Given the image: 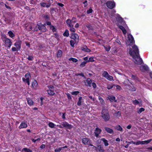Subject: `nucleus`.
Listing matches in <instances>:
<instances>
[{"label":"nucleus","instance_id":"obj_1","mask_svg":"<svg viewBox=\"0 0 152 152\" xmlns=\"http://www.w3.org/2000/svg\"><path fill=\"white\" fill-rule=\"evenodd\" d=\"M132 47V49L131 48L129 49V54L133 57V61L135 63L138 64H141L142 62V60L139 56V51L137 47L135 45H134Z\"/></svg>","mask_w":152,"mask_h":152},{"label":"nucleus","instance_id":"obj_2","mask_svg":"<svg viewBox=\"0 0 152 152\" xmlns=\"http://www.w3.org/2000/svg\"><path fill=\"white\" fill-rule=\"evenodd\" d=\"M101 117L105 121H108L110 119L109 111L107 109L104 107L102 108V110Z\"/></svg>","mask_w":152,"mask_h":152},{"label":"nucleus","instance_id":"obj_3","mask_svg":"<svg viewBox=\"0 0 152 152\" xmlns=\"http://www.w3.org/2000/svg\"><path fill=\"white\" fill-rule=\"evenodd\" d=\"M128 40L126 42V44L127 46H131L134 43V41L132 36L130 34L128 35Z\"/></svg>","mask_w":152,"mask_h":152},{"label":"nucleus","instance_id":"obj_4","mask_svg":"<svg viewBox=\"0 0 152 152\" xmlns=\"http://www.w3.org/2000/svg\"><path fill=\"white\" fill-rule=\"evenodd\" d=\"M3 41L5 43L6 46L10 48L12 45V42L9 38L4 37L2 39Z\"/></svg>","mask_w":152,"mask_h":152},{"label":"nucleus","instance_id":"obj_5","mask_svg":"<svg viewBox=\"0 0 152 152\" xmlns=\"http://www.w3.org/2000/svg\"><path fill=\"white\" fill-rule=\"evenodd\" d=\"M152 140V139H150L147 140L143 141H137L136 142V145H138L140 144H147Z\"/></svg>","mask_w":152,"mask_h":152},{"label":"nucleus","instance_id":"obj_6","mask_svg":"<svg viewBox=\"0 0 152 152\" xmlns=\"http://www.w3.org/2000/svg\"><path fill=\"white\" fill-rule=\"evenodd\" d=\"M106 4L107 7L110 9H112L115 6V3L113 1H108Z\"/></svg>","mask_w":152,"mask_h":152},{"label":"nucleus","instance_id":"obj_7","mask_svg":"<svg viewBox=\"0 0 152 152\" xmlns=\"http://www.w3.org/2000/svg\"><path fill=\"white\" fill-rule=\"evenodd\" d=\"M125 86L128 90L132 91H134L136 90V88L132 85H129L126 84Z\"/></svg>","mask_w":152,"mask_h":152},{"label":"nucleus","instance_id":"obj_8","mask_svg":"<svg viewBox=\"0 0 152 152\" xmlns=\"http://www.w3.org/2000/svg\"><path fill=\"white\" fill-rule=\"evenodd\" d=\"M70 37L71 39H74V40H75L76 42H78L79 36L77 34H72Z\"/></svg>","mask_w":152,"mask_h":152},{"label":"nucleus","instance_id":"obj_9","mask_svg":"<svg viewBox=\"0 0 152 152\" xmlns=\"http://www.w3.org/2000/svg\"><path fill=\"white\" fill-rule=\"evenodd\" d=\"M61 124L64 127H66L69 129H71L72 128L71 125L69 124L66 122H62Z\"/></svg>","mask_w":152,"mask_h":152},{"label":"nucleus","instance_id":"obj_10","mask_svg":"<svg viewBox=\"0 0 152 152\" xmlns=\"http://www.w3.org/2000/svg\"><path fill=\"white\" fill-rule=\"evenodd\" d=\"M82 142L85 145H88L91 143V140L87 138H84L82 139Z\"/></svg>","mask_w":152,"mask_h":152},{"label":"nucleus","instance_id":"obj_11","mask_svg":"<svg viewBox=\"0 0 152 152\" xmlns=\"http://www.w3.org/2000/svg\"><path fill=\"white\" fill-rule=\"evenodd\" d=\"M28 126L27 123L25 121L22 122L19 126L18 128L19 129L26 128Z\"/></svg>","mask_w":152,"mask_h":152},{"label":"nucleus","instance_id":"obj_12","mask_svg":"<svg viewBox=\"0 0 152 152\" xmlns=\"http://www.w3.org/2000/svg\"><path fill=\"white\" fill-rule=\"evenodd\" d=\"M101 131L102 130L101 129L98 127L96 128L94 132L95 136L97 137H98L99 136V134L101 132Z\"/></svg>","mask_w":152,"mask_h":152},{"label":"nucleus","instance_id":"obj_13","mask_svg":"<svg viewBox=\"0 0 152 152\" xmlns=\"http://www.w3.org/2000/svg\"><path fill=\"white\" fill-rule=\"evenodd\" d=\"M21 41H18L16 42L14 44V45L16 47L17 49L18 50H20L21 48Z\"/></svg>","mask_w":152,"mask_h":152},{"label":"nucleus","instance_id":"obj_14","mask_svg":"<svg viewBox=\"0 0 152 152\" xmlns=\"http://www.w3.org/2000/svg\"><path fill=\"white\" fill-rule=\"evenodd\" d=\"M92 83V81L91 80L90 78H88L87 79L86 81V85L87 86L91 87V85Z\"/></svg>","mask_w":152,"mask_h":152},{"label":"nucleus","instance_id":"obj_15","mask_svg":"<svg viewBox=\"0 0 152 152\" xmlns=\"http://www.w3.org/2000/svg\"><path fill=\"white\" fill-rule=\"evenodd\" d=\"M140 69L142 71L144 72L148 71L149 69V68L147 65H144L140 66Z\"/></svg>","mask_w":152,"mask_h":152},{"label":"nucleus","instance_id":"obj_16","mask_svg":"<svg viewBox=\"0 0 152 152\" xmlns=\"http://www.w3.org/2000/svg\"><path fill=\"white\" fill-rule=\"evenodd\" d=\"M81 50L85 52H89L91 51V50L88 48L86 46H83L81 48Z\"/></svg>","mask_w":152,"mask_h":152},{"label":"nucleus","instance_id":"obj_17","mask_svg":"<svg viewBox=\"0 0 152 152\" xmlns=\"http://www.w3.org/2000/svg\"><path fill=\"white\" fill-rule=\"evenodd\" d=\"M40 4L42 7H46L47 8L50 7L51 5L50 3H48L47 4L46 3L43 2H41Z\"/></svg>","mask_w":152,"mask_h":152},{"label":"nucleus","instance_id":"obj_18","mask_svg":"<svg viewBox=\"0 0 152 152\" xmlns=\"http://www.w3.org/2000/svg\"><path fill=\"white\" fill-rule=\"evenodd\" d=\"M108 99L111 102H113L114 101L115 102H116V100H115V97L112 95L109 96H108Z\"/></svg>","mask_w":152,"mask_h":152},{"label":"nucleus","instance_id":"obj_19","mask_svg":"<svg viewBox=\"0 0 152 152\" xmlns=\"http://www.w3.org/2000/svg\"><path fill=\"white\" fill-rule=\"evenodd\" d=\"M142 101L141 100L139 99L138 100L135 99L134 100H132V102L135 105H137L139 104L140 105L142 103Z\"/></svg>","mask_w":152,"mask_h":152},{"label":"nucleus","instance_id":"obj_20","mask_svg":"<svg viewBox=\"0 0 152 152\" xmlns=\"http://www.w3.org/2000/svg\"><path fill=\"white\" fill-rule=\"evenodd\" d=\"M32 87L35 89H36L38 86V83L37 81L34 80L32 83Z\"/></svg>","mask_w":152,"mask_h":152},{"label":"nucleus","instance_id":"obj_21","mask_svg":"<svg viewBox=\"0 0 152 152\" xmlns=\"http://www.w3.org/2000/svg\"><path fill=\"white\" fill-rule=\"evenodd\" d=\"M66 23L68 26L69 27H71L73 25L72 22V20L69 19H68L66 20Z\"/></svg>","mask_w":152,"mask_h":152},{"label":"nucleus","instance_id":"obj_22","mask_svg":"<svg viewBox=\"0 0 152 152\" xmlns=\"http://www.w3.org/2000/svg\"><path fill=\"white\" fill-rule=\"evenodd\" d=\"M104 129L108 133L112 134L113 133V130L108 127H104Z\"/></svg>","mask_w":152,"mask_h":152},{"label":"nucleus","instance_id":"obj_23","mask_svg":"<svg viewBox=\"0 0 152 152\" xmlns=\"http://www.w3.org/2000/svg\"><path fill=\"white\" fill-rule=\"evenodd\" d=\"M27 101L28 104L30 106L32 105L33 104V101L29 98H27Z\"/></svg>","mask_w":152,"mask_h":152},{"label":"nucleus","instance_id":"obj_24","mask_svg":"<svg viewBox=\"0 0 152 152\" xmlns=\"http://www.w3.org/2000/svg\"><path fill=\"white\" fill-rule=\"evenodd\" d=\"M83 99L82 97L80 96L78 98V101L77 102V105L78 106H80L81 104V103L83 102Z\"/></svg>","mask_w":152,"mask_h":152},{"label":"nucleus","instance_id":"obj_25","mask_svg":"<svg viewBox=\"0 0 152 152\" xmlns=\"http://www.w3.org/2000/svg\"><path fill=\"white\" fill-rule=\"evenodd\" d=\"M101 140L102 141L104 145L105 146H107L109 145V143L108 142V141L107 140H106L104 138H102Z\"/></svg>","mask_w":152,"mask_h":152},{"label":"nucleus","instance_id":"obj_26","mask_svg":"<svg viewBox=\"0 0 152 152\" xmlns=\"http://www.w3.org/2000/svg\"><path fill=\"white\" fill-rule=\"evenodd\" d=\"M119 28L122 30L123 34H126V29L123 26H120L119 27Z\"/></svg>","mask_w":152,"mask_h":152},{"label":"nucleus","instance_id":"obj_27","mask_svg":"<svg viewBox=\"0 0 152 152\" xmlns=\"http://www.w3.org/2000/svg\"><path fill=\"white\" fill-rule=\"evenodd\" d=\"M115 128L118 131H122L123 130L122 128L119 125L115 126Z\"/></svg>","mask_w":152,"mask_h":152},{"label":"nucleus","instance_id":"obj_28","mask_svg":"<svg viewBox=\"0 0 152 152\" xmlns=\"http://www.w3.org/2000/svg\"><path fill=\"white\" fill-rule=\"evenodd\" d=\"M109 75L108 72L106 71H104L102 73V76L103 77H105L106 78V77L108 76Z\"/></svg>","mask_w":152,"mask_h":152},{"label":"nucleus","instance_id":"obj_29","mask_svg":"<svg viewBox=\"0 0 152 152\" xmlns=\"http://www.w3.org/2000/svg\"><path fill=\"white\" fill-rule=\"evenodd\" d=\"M62 52L61 50H58L57 54V56L58 57H61V56Z\"/></svg>","mask_w":152,"mask_h":152},{"label":"nucleus","instance_id":"obj_30","mask_svg":"<svg viewBox=\"0 0 152 152\" xmlns=\"http://www.w3.org/2000/svg\"><path fill=\"white\" fill-rule=\"evenodd\" d=\"M47 91L48 94L51 95H53L55 94L54 91L51 89L48 90Z\"/></svg>","mask_w":152,"mask_h":152},{"label":"nucleus","instance_id":"obj_31","mask_svg":"<svg viewBox=\"0 0 152 152\" xmlns=\"http://www.w3.org/2000/svg\"><path fill=\"white\" fill-rule=\"evenodd\" d=\"M48 125L50 128H54L55 125L53 123L50 122L48 123Z\"/></svg>","mask_w":152,"mask_h":152},{"label":"nucleus","instance_id":"obj_32","mask_svg":"<svg viewBox=\"0 0 152 152\" xmlns=\"http://www.w3.org/2000/svg\"><path fill=\"white\" fill-rule=\"evenodd\" d=\"M75 40H71L70 41V45L72 47H74L75 43H77Z\"/></svg>","mask_w":152,"mask_h":152},{"label":"nucleus","instance_id":"obj_33","mask_svg":"<svg viewBox=\"0 0 152 152\" xmlns=\"http://www.w3.org/2000/svg\"><path fill=\"white\" fill-rule=\"evenodd\" d=\"M63 35L65 37H67L69 36V32L68 30H66L65 32L63 34Z\"/></svg>","mask_w":152,"mask_h":152},{"label":"nucleus","instance_id":"obj_34","mask_svg":"<svg viewBox=\"0 0 152 152\" xmlns=\"http://www.w3.org/2000/svg\"><path fill=\"white\" fill-rule=\"evenodd\" d=\"M98 150L100 152H104V150L103 148L101 146H98Z\"/></svg>","mask_w":152,"mask_h":152},{"label":"nucleus","instance_id":"obj_35","mask_svg":"<svg viewBox=\"0 0 152 152\" xmlns=\"http://www.w3.org/2000/svg\"><path fill=\"white\" fill-rule=\"evenodd\" d=\"M8 34L9 36L11 38H12L15 36V34L11 31H9L8 32Z\"/></svg>","mask_w":152,"mask_h":152},{"label":"nucleus","instance_id":"obj_36","mask_svg":"<svg viewBox=\"0 0 152 152\" xmlns=\"http://www.w3.org/2000/svg\"><path fill=\"white\" fill-rule=\"evenodd\" d=\"M69 60L70 61H72L76 63L78 61L77 59L76 58H73L72 57H71L69 59Z\"/></svg>","mask_w":152,"mask_h":152},{"label":"nucleus","instance_id":"obj_37","mask_svg":"<svg viewBox=\"0 0 152 152\" xmlns=\"http://www.w3.org/2000/svg\"><path fill=\"white\" fill-rule=\"evenodd\" d=\"M22 151H25V152H32V151L31 150L27 148H24L22 149Z\"/></svg>","mask_w":152,"mask_h":152},{"label":"nucleus","instance_id":"obj_38","mask_svg":"<svg viewBox=\"0 0 152 152\" xmlns=\"http://www.w3.org/2000/svg\"><path fill=\"white\" fill-rule=\"evenodd\" d=\"M74 25L71 26V27H70L69 30L70 31L72 32H74L75 31V29L73 27Z\"/></svg>","mask_w":152,"mask_h":152},{"label":"nucleus","instance_id":"obj_39","mask_svg":"<svg viewBox=\"0 0 152 152\" xmlns=\"http://www.w3.org/2000/svg\"><path fill=\"white\" fill-rule=\"evenodd\" d=\"M106 79L110 81H112L113 80V76L109 75L108 76L106 77Z\"/></svg>","mask_w":152,"mask_h":152},{"label":"nucleus","instance_id":"obj_40","mask_svg":"<svg viewBox=\"0 0 152 152\" xmlns=\"http://www.w3.org/2000/svg\"><path fill=\"white\" fill-rule=\"evenodd\" d=\"M43 24H42L41 23H39L37 24V25L38 26V28H39V30H41L42 31V25H43Z\"/></svg>","mask_w":152,"mask_h":152},{"label":"nucleus","instance_id":"obj_41","mask_svg":"<svg viewBox=\"0 0 152 152\" xmlns=\"http://www.w3.org/2000/svg\"><path fill=\"white\" fill-rule=\"evenodd\" d=\"M50 29L52 30L54 32H55L56 31V28L54 27V26L52 25H51L50 26Z\"/></svg>","mask_w":152,"mask_h":152},{"label":"nucleus","instance_id":"obj_42","mask_svg":"<svg viewBox=\"0 0 152 152\" xmlns=\"http://www.w3.org/2000/svg\"><path fill=\"white\" fill-rule=\"evenodd\" d=\"M145 110V109L142 108H139L138 110H137V113H141L142 112H143Z\"/></svg>","mask_w":152,"mask_h":152},{"label":"nucleus","instance_id":"obj_43","mask_svg":"<svg viewBox=\"0 0 152 152\" xmlns=\"http://www.w3.org/2000/svg\"><path fill=\"white\" fill-rule=\"evenodd\" d=\"M99 99L102 104H104V100L100 96H99Z\"/></svg>","mask_w":152,"mask_h":152},{"label":"nucleus","instance_id":"obj_44","mask_svg":"<svg viewBox=\"0 0 152 152\" xmlns=\"http://www.w3.org/2000/svg\"><path fill=\"white\" fill-rule=\"evenodd\" d=\"M87 62V61H83L82 62L80 65V66L81 67H84L85 66V64H86Z\"/></svg>","mask_w":152,"mask_h":152},{"label":"nucleus","instance_id":"obj_45","mask_svg":"<svg viewBox=\"0 0 152 152\" xmlns=\"http://www.w3.org/2000/svg\"><path fill=\"white\" fill-rule=\"evenodd\" d=\"M94 61V59L93 57H90L89 58V60L87 61V62H93Z\"/></svg>","mask_w":152,"mask_h":152},{"label":"nucleus","instance_id":"obj_46","mask_svg":"<svg viewBox=\"0 0 152 152\" xmlns=\"http://www.w3.org/2000/svg\"><path fill=\"white\" fill-rule=\"evenodd\" d=\"M30 76V75L29 73H26L25 75V77L26 78V79H29V77Z\"/></svg>","mask_w":152,"mask_h":152},{"label":"nucleus","instance_id":"obj_47","mask_svg":"<svg viewBox=\"0 0 152 152\" xmlns=\"http://www.w3.org/2000/svg\"><path fill=\"white\" fill-rule=\"evenodd\" d=\"M61 147L57 148L55 150V152H59L61 150Z\"/></svg>","mask_w":152,"mask_h":152},{"label":"nucleus","instance_id":"obj_48","mask_svg":"<svg viewBox=\"0 0 152 152\" xmlns=\"http://www.w3.org/2000/svg\"><path fill=\"white\" fill-rule=\"evenodd\" d=\"M45 24L43 25H42V26L43 27L42 31L43 32H45L47 30L45 26Z\"/></svg>","mask_w":152,"mask_h":152},{"label":"nucleus","instance_id":"obj_49","mask_svg":"<svg viewBox=\"0 0 152 152\" xmlns=\"http://www.w3.org/2000/svg\"><path fill=\"white\" fill-rule=\"evenodd\" d=\"M79 93L78 91H75L72 92L71 94L72 95H77Z\"/></svg>","mask_w":152,"mask_h":152},{"label":"nucleus","instance_id":"obj_50","mask_svg":"<svg viewBox=\"0 0 152 152\" xmlns=\"http://www.w3.org/2000/svg\"><path fill=\"white\" fill-rule=\"evenodd\" d=\"M105 49L107 51H109L110 49V47L109 46H108L107 47H104Z\"/></svg>","mask_w":152,"mask_h":152},{"label":"nucleus","instance_id":"obj_51","mask_svg":"<svg viewBox=\"0 0 152 152\" xmlns=\"http://www.w3.org/2000/svg\"><path fill=\"white\" fill-rule=\"evenodd\" d=\"M115 86H116V89L118 90H120L121 88V87L119 85H115Z\"/></svg>","mask_w":152,"mask_h":152},{"label":"nucleus","instance_id":"obj_52","mask_svg":"<svg viewBox=\"0 0 152 152\" xmlns=\"http://www.w3.org/2000/svg\"><path fill=\"white\" fill-rule=\"evenodd\" d=\"M92 11H93L92 10L91 8H90L89 10H88L87 11V12L88 14H90V13H92Z\"/></svg>","mask_w":152,"mask_h":152},{"label":"nucleus","instance_id":"obj_53","mask_svg":"<svg viewBox=\"0 0 152 152\" xmlns=\"http://www.w3.org/2000/svg\"><path fill=\"white\" fill-rule=\"evenodd\" d=\"M113 86L111 85H108L107 86V88L108 89H110L113 88Z\"/></svg>","mask_w":152,"mask_h":152},{"label":"nucleus","instance_id":"obj_54","mask_svg":"<svg viewBox=\"0 0 152 152\" xmlns=\"http://www.w3.org/2000/svg\"><path fill=\"white\" fill-rule=\"evenodd\" d=\"M40 140V138H38L36 139H33L32 140V141L33 142H35L37 141H39Z\"/></svg>","mask_w":152,"mask_h":152},{"label":"nucleus","instance_id":"obj_55","mask_svg":"<svg viewBox=\"0 0 152 152\" xmlns=\"http://www.w3.org/2000/svg\"><path fill=\"white\" fill-rule=\"evenodd\" d=\"M27 59L29 60L32 61L33 59V57L31 56H29L27 58Z\"/></svg>","mask_w":152,"mask_h":152},{"label":"nucleus","instance_id":"obj_56","mask_svg":"<svg viewBox=\"0 0 152 152\" xmlns=\"http://www.w3.org/2000/svg\"><path fill=\"white\" fill-rule=\"evenodd\" d=\"M76 76L80 75V76H81L83 77H84V74L82 72L80 73H79V74H76Z\"/></svg>","mask_w":152,"mask_h":152},{"label":"nucleus","instance_id":"obj_57","mask_svg":"<svg viewBox=\"0 0 152 152\" xmlns=\"http://www.w3.org/2000/svg\"><path fill=\"white\" fill-rule=\"evenodd\" d=\"M12 50L13 51H17L18 50L17 48L15 47H12Z\"/></svg>","mask_w":152,"mask_h":152},{"label":"nucleus","instance_id":"obj_58","mask_svg":"<svg viewBox=\"0 0 152 152\" xmlns=\"http://www.w3.org/2000/svg\"><path fill=\"white\" fill-rule=\"evenodd\" d=\"M57 4H58L59 6L61 7H62L64 6V5L63 4L59 3H57Z\"/></svg>","mask_w":152,"mask_h":152},{"label":"nucleus","instance_id":"obj_59","mask_svg":"<svg viewBox=\"0 0 152 152\" xmlns=\"http://www.w3.org/2000/svg\"><path fill=\"white\" fill-rule=\"evenodd\" d=\"M92 86L94 88H95L96 87V84L94 83H92Z\"/></svg>","mask_w":152,"mask_h":152},{"label":"nucleus","instance_id":"obj_60","mask_svg":"<svg viewBox=\"0 0 152 152\" xmlns=\"http://www.w3.org/2000/svg\"><path fill=\"white\" fill-rule=\"evenodd\" d=\"M86 26L89 29H91V26L90 24H88L86 25Z\"/></svg>","mask_w":152,"mask_h":152},{"label":"nucleus","instance_id":"obj_61","mask_svg":"<svg viewBox=\"0 0 152 152\" xmlns=\"http://www.w3.org/2000/svg\"><path fill=\"white\" fill-rule=\"evenodd\" d=\"M117 116H120V113L119 111L117 112L116 113Z\"/></svg>","mask_w":152,"mask_h":152},{"label":"nucleus","instance_id":"obj_62","mask_svg":"<svg viewBox=\"0 0 152 152\" xmlns=\"http://www.w3.org/2000/svg\"><path fill=\"white\" fill-rule=\"evenodd\" d=\"M45 145H44V144H42V145L40 146V148H42H42H45Z\"/></svg>","mask_w":152,"mask_h":152},{"label":"nucleus","instance_id":"obj_63","mask_svg":"<svg viewBox=\"0 0 152 152\" xmlns=\"http://www.w3.org/2000/svg\"><path fill=\"white\" fill-rule=\"evenodd\" d=\"M25 82L27 83L28 85H29L30 83L29 82V79H26V81Z\"/></svg>","mask_w":152,"mask_h":152},{"label":"nucleus","instance_id":"obj_64","mask_svg":"<svg viewBox=\"0 0 152 152\" xmlns=\"http://www.w3.org/2000/svg\"><path fill=\"white\" fill-rule=\"evenodd\" d=\"M67 97L68 98V99H71V96L69 94H67Z\"/></svg>","mask_w":152,"mask_h":152}]
</instances>
